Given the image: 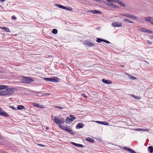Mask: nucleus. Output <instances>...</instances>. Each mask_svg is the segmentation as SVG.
Returning a JSON list of instances; mask_svg holds the SVG:
<instances>
[{
    "label": "nucleus",
    "mask_w": 153,
    "mask_h": 153,
    "mask_svg": "<svg viewBox=\"0 0 153 153\" xmlns=\"http://www.w3.org/2000/svg\"><path fill=\"white\" fill-rule=\"evenodd\" d=\"M44 80L47 82H57L60 81L59 78L53 77V78H44Z\"/></svg>",
    "instance_id": "f257e3e1"
},
{
    "label": "nucleus",
    "mask_w": 153,
    "mask_h": 153,
    "mask_svg": "<svg viewBox=\"0 0 153 153\" xmlns=\"http://www.w3.org/2000/svg\"><path fill=\"white\" fill-rule=\"evenodd\" d=\"M59 127L62 129L66 131L69 133L73 134V132L69 126H64L59 125Z\"/></svg>",
    "instance_id": "f03ea898"
},
{
    "label": "nucleus",
    "mask_w": 153,
    "mask_h": 153,
    "mask_svg": "<svg viewBox=\"0 0 153 153\" xmlns=\"http://www.w3.org/2000/svg\"><path fill=\"white\" fill-rule=\"evenodd\" d=\"M54 122L57 124L63 123L65 122V120L63 118H59L58 117H55L54 119Z\"/></svg>",
    "instance_id": "7ed1b4c3"
},
{
    "label": "nucleus",
    "mask_w": 153,
    "mask_h": 153,
    "mask_svg": "<svg viewBox=\"0 0 153 153\" xmlns=\"http://www.w3.org/2000/svg\"><path fill=\"white\" fill-rule=\"evenodd\" d=\"M121 15L127 18H129L130 19H137V17L136 16L133 15H130L126 13L121 14Z\"/></svg>",
    "instance_id": "20e7f679"
},
{
    "label": "nucleus",
    "mask_w": 153,
    "mask_h": 153,
    "mask_svg": "<svg viewBox=\"0 0 153 153\" xmlns=\"http://www.w3.org/2000/svg\"><path fill=\"white\" fill-rule=\"evenodd\" d=\"M111 25L114 27H120L122 25V23L121 22H114L111 24Z\"/></svg>",
    "instance_id": "39448f33"
},
{
    "label": "nucleus",
    "mask_w": 153,
    "mask_h": 153,
    "mask_svg": "<svg viewBox=\"0 0 153 153\" xmlns=\"http://www.w3.org/2000/svg\"><path fill=\"white\" fill-rule=\"evenodd\" d=\"M144 20L146 22H150L153 25V17H146L144 18Z\"/></svg>",
    "instance_id": "423d86ee"
},
{
    "label": "nucleus",
    "mask_w": 153,
    "mask_h": 153,
    "mask_svg": "<svg viewBox=\"0 0 153 153\" xmlns=\"http://www.w3.org/2000/svg\"><path fill=\"white\" fill-rule=\"evenodd\" d=\"M0 114L6 117H8L9 115L6 112L4 111L0 107Z\"/></svg>",
    "instance_id": "0eeeda50"
},
{
    "label": "nucleus",
    "mask_w": 153,
    "mask_h": 153,
    "mask_svg": "<svg viewBox=\"0 0 153 153\" xmlns=\"http://www.w3.org/2000/svg\"><path fill=\"white\" fill-rule=\"evenodd\" d=\"M94 44L93 43L90 42H85L84 45L87 47H91L94 46Z\"/></svg>",
    "instance_id": "6e6552de"
},
{
    "label": "nucleus",
    "mask_w": 153,
    "mask_h": 153,
    "mask_svg": "<svg viewBox=\"0 0 153 153\" xmlns=\"http://www.w3.org/2000/svg\"><path fill=\"white\" fill-rule=\"evenodd\" d=\"M123 149L124 150L129 151L131 153H136V152L133 149H131L128 148L126 147H124Z\"/></svg>",
    "instance_id": "1a4fd4ad"
},
{
    "label": "nucleus",
    "mask_w": 153,
    "mask_h": 153,
    "mask_svg": "<svg viewBox=\"0 0 153 153\" xmlns=\"http://www.w3.org/2000/svg\"><path fill=\"white\" fill-rule=\"evenodd\" d=\"M4 91V94L5 95H11L14 94V91H8L6 90Z\"/></svg>",
    "instance_id": "9d476101"
},
{
    "label": "nucleus",
    "mask_w": 153,
    "mask_h": 153,
    "mask_svg": "<svg viewBox=\"0 0 153 153\" xmlns=\"http://www.w3.org/2000/svg\"><path fill=\"white\" fill-rule=\"evenodd\" d=\"M73 122V120H72L69 117H68L66 118L65 120V122L66 123L68 124H70L71 123Z\"/></svg>",
    "instance_id": "9b49d317"
},
{
    "label": "nucleus",
    "mask_w": 153,
    "mask_h": 153,
    "mask_svg": "<svg viewBox=\"0 0 153 153\" xmlns=\"http://www.w3.org/2000/svg\"><path fill=\"white\" fill-rule=\"evenodd\" d=\"M84 124L82 123H78L76 126V128H80L84 127Z\"/></svg>",
    "instance_id": "f8f14e48"
},
{
    "label": "nucleus",
    "mask_w": 153,
    "mask_h": 153,
    "mask_svg": "<svg viewBox=\"0 0 153 153\" xmlns=\"http://www.w3.org/2000/svg\"><path fill=\"white\" fill-rule=\"evenodd\" d=\"M25 81V83H30L33 81V79H30L27 78L26 79Z\"/></svg>",
    "instance_id": "ddd939ff"
},
{
    "label": "nucleus",
    "mask_w": 153,
    "mask_h": 153,
    "mask_svg": "<svg viewBox=\"0 0 153 153\" xmlns=\"http://www.w3.org/2000/svg\"><path fill=\"white\" fill-rule=\"evenodd\" d=\"M117 3L119 4L121 7H126V5L123 4L121 1L119 0H118Z\"/></svg>",
    "instance_id": "4468645a"
},
{
    "label": "nucleus",
    "mask_w": 153,
    "mask_h": 153,
    "mask_svg": "<svg viewBox=\"0 0 153 153\" xmlns=\"http://www.w3.org/2000/svg\"><path fill=\"white\" fill-rule=\"evenodd\" d=\"M117 3L119 4L121 7H126V5L123 4L121 1L119 0H118Z\"/></svg>",
    "instance_id": "2eb2a0df"
},
{
    "label": "nucleus",
    "mask_w": 153,
    "mask_h": 153,
    "mask_svg": "<svg viewBox=\"0 0 153 153\" xmlns=\"http://www.w3.org/2000/svg\"><path fill=\"white\" fill-rule=\"evenodd\" d=\"M17 108L19 110L25 109V107L22 105H18L17 107Z\"/></svg>",
    "instance_id": "dca6fc26"
},
{
    "label": "nucleus",
    "mask_w": 153,
    "mask_h": 153,
    "mask_svg": "<svg viewBox=\"0 0 153 153\" xmlns=\"http://www.w3.org/2000/svg\"><path fill=\"white\" fill-rule=\"evenodd\" d=\"M85 140L91 142L93 143L94 142V140L90 137L85 139Z\"/></svg>",
    "instance_id": "f3484780"
},
{
    "label": "nucleus",
    "mask_w": 153,
    "mask_h": 153,
    "mask_svg": "<svg viewBox=\"0 0 153 153\" xmlns=\"http://www.w3.org/2000/svg\"><path fill=\"white\" fill-rule=\"evenodd\" d=\"M33 105L36 106V107H38V108H44V107L43 106V105H39V104H37V103H34L33 104Z\"/></svg>",
    "instance_id": "a211bd4d"
},
{
    "label": "nucleus",
    "mask_w": 153,
    "mask_h": 153,
    "mask_svg": "<svg viewBox=\"0 0 153 153\" xmlns=\"http://www.w3.org/2000/svg\"><path fill=\"white\" fill-rule=\"evenodd\" d=\"M92 13L93 14H101V12L97 10H92Z\"/></svg>",
    "instance_id": "6ab92c4d"
},
{
    "label": "nucleus",
    "mask_w": 153,
    "mask_h": 153,
    "mask_svg": "<svg viewBox=\"0 0 153 153\" xmlns=\"http://www.w3.org/2000/svg\"><path fill=\"white\" fill-rule=\"evenodd\" d=\"M1 28H2L3 30H4L6 32H10V30L7 27H1Z\"/></svg>",
    "instance_id": "aec40b11"
},
{
    "label": "nucleus",
    "mask_w": 153,
    "mask_h": 153,
    "mask_svg": "<svg viewBox=\"0 0 153 153\" xmlns=\"http://www.w3.org/2000/svg\"><path fill=\"white\" fill-rule=\"evenodd\" d=\"M96 41L98 43L101 42L102 41H103V42H105V40L99 38H97L96 39Z\"/></svg>",
    "instance_id": "412c9836"
},
{
    "label": "nucleus",
    "mask_w": 153,
    "mask_h": 153,
    "mask_svg": "<svg viewBox=\"0 0 153 153\" xmlns=\"http://www.w3.org/2000/svg\"><path fill=\"white\" fill-rule=\"evenodd\" d=\"M109 6H110L111 7L115 8H117V9L119 8V7L112 4V3H111V4H109Z\"/></svg>",
    "instance_id": "4be33fe9"
},
{
    "label": "nucleus",
    "mask_w": 153,
    "mask_h": 153,
    "mask_svg": "<svg viewBox=\"0 0 153 153\" xmlns=\"http://www.w3.org/2000/svg\"><path fill=\"white\" fill-rule=\"evenodd\" d=\"M56 6L58 7L64 9L65 8V6H63L58 4H56Z\"/></svg>",
    "instance_id": "5701e85b"
},
{
    "label": "nucleus",
    "mask_w": 153,
    "mask_h": 153,
    "mask_svg": "<svg viewBox=\"0 0 153 153\" xmlns=\"http://www.w3.org/2000/svg\"><path fill=\"white\" fill-rule=\"evenodd\" d=\"M131 96L134 98L135 99H137L138 100H140L141 99V97L140 96H135L134 95V94H132Z\"/></svg>",
    "instance_id": "b1692460"
},
{
    "label": "nucleus",
    "mask_w": 153,
    "mask_h": 153,
    "mask_svg": "<svg viewBox=\"0 0 153 153\" xmlns=\"http://www.w3.org/2000/svg\"><path fill=\"white\" fill-rule=\"evenodd\" d=\"M64 9L67 10L72 11V9L68 7L65 6V8Z\"/></svg>",
    "instance_id": "393cba45"
},
{
    "label": "nucleus",
    "mask_w": 153,
    "mask_h": 153,
    "mask_svg": "<svg viewBox=\"0 0 153 153\" xmlns=\"http://www.w3.org/2000/svg\"><path fill=\"white\" fill-rule=\"evenodd\" d=\"M7 86L6 85H0V90L5 89L6 87Z\"/></svg>",
    "instance_id": "a878e982"
},
{
    "label": "nucleus",
    "mask_w": 153,
    "mask_h": 153,
    "mask_svg": "<svg viewBox=\"0 0 153 153\" xmlns=\"http://www.w3.org/2000/svg\"><path fill=\"white\" fill-rule=\"evenodd\" d=\"M128 76L129 77V78L132 79H137L136 77L132 75H131L130 74H128Z\"/></svg>",
    "instance_id": "bb28decb"
},
{
    "label": "nucleus",
    "mask_w": 153,
    "mask_h": 153,
    "mask_svg": "<svg viewBox=\"0 0 153 153\" xmlns=\"http://www.w3.org/2000/svg\"><path fill=\"white\" fill-rule=\"evenodd\" d=\"M95 122L96 123H98L99 124H103L104 125H105V122H102V121H96Z\"/></svg>",
    "instance_id": "cd10ccee"
},
{
    "label": "nucleus",
    "mask_w": 153,
    "mask_h": 153,
    "mask_svg": "<svg viewBox=\"0 0 153 153\" xmlns=\"http://www.w3.org/2000/svg\"><path fill=\"white\" fill-rule=\"evenodd\" d=\"M148 149L150 150L149 152L150 153H152L153 152V148L151 146H149L148 147Z\"/></svg>",
    "instance_id": "c85d7f7f"
},
{
    "label": "nucleus",
    "mask_w": 153,
    "mask_h": 153,
    "mask_svg": "<svg viewBox=\"0 0 153 153\" xmlns=\"http://www.w3.org/2000/svg\"><path fill=\"white\" fill-rule=\"evenodd\" d=\"M123 21L125 22H127L128 23H134L133 22H131V21H130V20H129L127 19H125Z\"/></svg>",
    "instance_id": "c756f323"
},
{
    "label": "nucleus",
    "mask_w": 153,
    "mask_h": 153,
    "mask_svg": "<svg viewBox=\"0 0 153 153\" xmlns=\"http://www.w3.org/2000/svg\"><path fill=\"white\" fill-rule=\"evenodd\" d=\"M52 33L54 34H56L57 33V30L56 29H54L52 30Z\"/></svg>",
    "instance_id": "7c9ffc66"
},
{
    "label": "nucleus",
    "mask_w": 153,
    "mask_h": 153,
    "mask_svg": "<svg viewBox=\"0 0 153 153\" xmlns=\"http://www.w3.org/2000/svg\"><path fill=\"white\" fill-rule=\"evenodd\" d=\"M70 117L71 118H70L72 120H73V121L76 119V117L74 116L71 115H70Z\"/></svg>",
    "instance_id": "2f4dec72"
},
{
    "label": "nucleus",
    "mask_w": 153,
    "mask_h": 153,
    "mask_svg": "<svg viewBox=\"0 0 153 153\" xmlns=\"http://www.w3.org/2000/svg\"><path fill=\"white\" fill-rule=\"evenodd\" d=\"M75 146L78 147H83V145L81 144H79L77 143H76Z\"/></svg>",
    "instance_id": "473e14b6"
},
{
    "label": "nucleus",
    "mask_w": 153,
    "mask_h": 153,
    "mask_svg": "<svg viewBox=\"0 0 153 153\" xmlns=\"http://www.w3.org/2000/svg\"><path fill=\"white\" fill-rule=\"evenodd\" d=\"M37 95L39 96H43V94H42L41 92H36Z\"/></svg>",
    "instance_id": "72a5a7b5"
},
{
    "label": "nucleus",
    "mask_w": 153,
    "mask_h": 153,
    "mask_svg": "<svg viewBox=\"0 0 153 153\" xmlns=\"http://www.w3.org/2000/svg\"><path fill=\"white\" fill-rule=\"evenodd\" d=\"M112 83V82L109 80H106V84H111Z\"/></svg>",
    "instance_id": "f704fd0d"
},
{
    "label": "nucleus",
    "mask_w": 153,
    "mask_h": 153,
    "mask_svg": "<svg viewBox=\"0 0 153 153\" xmlns=\"http://www.w3.org/2000/svg\"><path fill=\"white\" fill-rule=\"evenodd\" d=\"M6 89V91H12V88H8V87H6V88H5Z\"/></svg>",
    "instance_id": "c9c22d12"
},
{
    "label": "nucleus",
    "mask_w": 153,
    "mask_h": 153,
    "mask_svg": "<svg viewBox=\"0 0 153 153\" xmlns=\"http://www.w3.org/2000/svg\"><path fill=\"white\" fill-rule=\"evenodd\" d=\"M50 95H51V94L48 93H46L43 94V96H46Z\"/></svg>",
    "instance_id": "e433bc0d"
},
{
    "label": "nucleus",
    "mask_w": 153,
    "mask_h": 153,
    "mask_svg": "<svg viewBox=\"0 0 153 153\" xmlns=\"http://www.w3.org/2000/svg\"><path fill=\"white\" fill-rule=\"evenodd\" d=\"M4 91H1L0 92V95L2 96H4Z\"/></svg>",
    "instance_id": "4c0bfd02"
},
{
    "label": "nucleus",
    "mask_w": 153,
    "mask_h": 153,
    "mask_svg": "<svg viewBox=\"0 0 153 153\" xmlns=\"http://www.w3.org/2000/svg\"><path fill=\"white\" fill-rule=\"evenodd\" d=\"M54 107L56 108H59L60 109H64V108L62 107H60L58 106H54Z\"/></svg>",
    "instance_id": "58836bf2"
},
{
    "label": "nucleus",
    "mask_w": 153,
    "mask_h": 153,
    "mask_svg": "<svg viewBox=\"0 0 153 153\" xmlns=\"http://www.w3.org/2000/svg\"><path fill=\"white\" fill-rule=\"evenodd\" d=\"M106 1H107V2L106 4H107V5H108V6H109V4H111L112 3L111 2H110L109 1H108V0H106Z\"/></svg>",
    "instance_id": "ea45409f"
},
{
    "label": "nucleus",
    "mask_w": 153,
    "mask_h": 153,
    "mask_svg": "<svg viewBox=\"0 0 153 153\" xmlns=\"http://www.w3.org/2000/svg\"><path fill=\"white\" fill-rule=\"evenodd\" d=\"M12 19L13 20H16V19L17 18L14 16H13L11 17Z\"/></svg>",
    "instance_id": "a19ab883"
},
{
    "label": "nucleus",
    "mask_w": 153,
    "mask_h": 153,
    "mask_svg": "<svg viewBox=\"0 0 153 153\" xmlns=\"http://www.w3.org/2000/svg\"><path fill=\"white\" fill-rule=\"evenodd\" d=\"M37 145L40 146H42V147H44L45 146L44 145L40 144H37Z\"/></svg>",
    "instance_id": "79ce46f5"
},
{
    "label": "nucleus",
    "mask_w": 153,
    "mask_h": 153,
    "mask_svg": "<svg viewBox=\"0 0 153 153\" xmlns=\"http://www.w3.org/2000/svg\"><path fill=\"white\" fill-rule=\"evenodd\" d=\"M142 31L143 32H146V31H147V29H143V28H142Z\"/></svg>",
    "instance_id": "37998d69"
},
{
    "label": "nucleus",
    "mask_w": 153,
    "mask_h": 153,
    "mask_svg": "<svg viewBox=\"0 0 153 153\" xmlns=\"http://www.w3.org/2000/svg\"><path fill=\"white\" fill-rule=\"evenodd\" d=\"M146 32H148V33H152V31L150 30H147Z\"/></svg>",
    "instance_id": "c03bdc74"
},
{
    "label": "nucleus",
    "mask_w": 153,
    "mask_h": 153,
    "mask_svg": "<svg viewBox=\"0 0 153 153\" xmlns=\"http://www.w3.org/2000/svg\"><path fill=\"white\" fill-rule=\"evenodd\" d=\"M81 95L82 96H83L84 97H87L86 96H85V94H84V93H82L81 94Z\"/></svg>",
    "instance_id": "a18cd8bd"
},
{
    "label": "nucleus",
    "mask_w": 153,
    "mask_h": 153,
    "mask_svg": "<svg viewBox=\"0 0 153 153\" xmlns=\"http://www.w3.org/2000/svg\"><path fill=\"white\" fill-rule=\"evenodd\" d=\"M44 127L45 128L46 130H48L49 128L48 126H44Z\"/></svg>",
    "instance_id": "49530a36"
},
{
    "label": "nucleus",
    "mask_w": 153,
    "mask_h": 153,
    "mask_svg": "<svg viewBox=\"0 0 153 153\" xmlns=\"http://www.w3.org/2000/svg\"><path fill=\"white\" fill-rule=\"evenodd\" d=\"M71 144H72L73 145H74V146H75L76 143H74V142H71Z\"/></svg>",
    "instance_id": "de8ad7c7"
},
{
    "label": "nucleus",
    "mask_w": 153,
    "mask_h": 153,
    "mask_svg": "<svg viewBox=\"0 0 153 153\" xmlns=\"http://www.w3.org/2000/svg\"><path fill=\"white\" fill-rule=\"evenodd\" d=\"M149 130V129L146 128V129H145L144 130L143 129V131H148Z\"/></svg>",
    "instance_id": "09e8293b"
},
{
    "label": "nucleus",
    "mask_w": 153,
    "mask_h": 153,
    "mask_svg": "<svg viewBox=\"0 0 153 153\" xmlns=\"http://www.w3.org/2000/svg\"><path fill=\"white\" fill-rule=\"evenodd\" d=\"M102 81L103 83H105V79H102Z\"/></svg>",
    "instance_id": "8fccbe9b"
},
{
    "label": "nucleus",
    "mask_w": 153,
    "mask_h": 153,
    "mask_svg": "<svg viewBox=\"0 0 153 153\" xmlns=\"http://www.w3.org/2000/svg\"><path fill=\"white\" fill-rule=\"evenodd\" d=\"M92 10H89V11H87V12H89V13H92Z\"/></svg>",
    "instance_id": "3c124183"
},
{
    "label": "nucleus",
    "mask_w": 153,
    "mask_h": 153,
    "mask_svg": "<svg viewBox=\"0 0 153 153\" xmlns=\"http://www.w3.org/2000/svg\"><path fill=\"white\" fill-rule=\"evenodd\" d=\"M110 43V42H109L108 41L106 40V43L108 44Z\"/></svg>",
    "instance_id": "603ef678"
},
{
    "label": "nucleus",
    "mask_w": 153,
    "mask_h": 153,
    "mask_svg": "<svg viewBox=\"0 0 153 153\" xmlns=\"http://www.w3.org/2000/svg\"><path fill=\"white\" fill-rule=\"evenodd\" d=\"M138 130H141V131H143V129H137Z\"/></svg>",
    "instance_id": "864d4df0"
},
{
    "label": "nucleus",
    "mask_w": 153,
    "mask_h": 153,
    "mask_svg": "<svg viewBox=\"0 0 153 153\" xmlns=\"http://www.w3.org/2000/svg\"><path fill=\"white\" fill-rule=\"evenodd\" d=\"M6 0H0V1H3L4 2V1H6Z\"/></svg>",
    "instance_id": "5fc2aeb1"
},
{
    "label": "nucleus",
    "mask_w": 153,
    "mask_h": 153,
    "mask_svg": "<svg viewBox=\"0 0 153 153\" xmlns=\"http://www.w3.org/2000/svg\"><path fill=\"white\" fill-rule=\"evenodd\" d=\"M108 125V123L107 122H106V125Z\"/></svg>",
    "instance_id": "6e6d98bb"
},
{
    "label": "nucleus",
    "mask_w": 153,
    "mask_h": 153,
    "mask_svg": "<svg viewBox=\"0 0 153 153\" xmlns=\"http://www.w3.org/2000/svg\"><path fill=\"white\" fill-rule=\"evenodd\" d=\"M147 42H148V43H150V44H152L150 42H149V41H148Z\"/></svg>",
    "instance_id": "4d7b16f0"
},
{
    "label": "nucleus",
    "mask_w": 153,
    "mask_h": 153,
    "mask_svg": "<svg viewBox=\"0 0 153 153\" xmlns=\"http://www.w3.org/2000/svg\"><path fill=\"white\" fill-rule=\"evenodd\" d=\"M12 108L16 110V109H15L13 107H12Z\"/></svg>",
    "instance_id": "13d9d810"
},
{
    "label": "nucleus",
    "mask_w": 153,
    "mask_h": 153,
    "mask_svg": "<svg viewBox=\"0 0 153 153\" xmlns=\"http://www.w3.org/2000/svg\"><path fill=\"white\" fill-rule=\"evenodd\" d=\"M121 66H122V67H124V65H121Z\"/></svg>",
    "instance_id": "bf43d9fd"
},
{
    "label": "nucleus",
    "mask_w": 153,
    "mask_h": 153,
    "mask_svg": "<svg viewBox=\"0 0 153 153\" xmlns=\"http://www.w3.org/2000/svg\"><path fill=\"white\" fill-rule=\"evenodd\" d=\"M126 75H128V74H128L127 73H126Z\"/></svg>",
    "instance_id": "052dcab7"
},
{
    "label": "nucleus",
    "mask_w": 153,
    "mask_h": 153,
    "mask_svg": "<svg viewBox=\"0 0 153 153\" xmlns=\"http://www.w3.org/2000/svg\"><path fill=\"white\" fill-rule=\"evenodd\" d=\"M52 117H53V115H51V118H52Z\"/></svg>",
    "instance_id": "680f3d73"
},
{
    "label": "nucleus",
    "mask_w": 153,
    "mask_h": 153,
    "mask_svg": "<svg viewBox=\"0 0 153 153\" xmlns=\"http://www.w3.org/2000/svg\"><path fill=\"white\" fill-rule=\"evenodd\" d=\"M152 38L153 39V36H152Z\"/></svg>",
    "instance_id": "e2e57ef3"
}]
</instances>
